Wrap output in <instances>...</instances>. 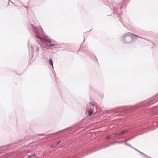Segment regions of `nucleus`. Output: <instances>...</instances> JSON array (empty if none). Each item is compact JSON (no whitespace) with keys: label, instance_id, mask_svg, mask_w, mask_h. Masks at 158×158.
<instances>
[{"label":"nucleus","instance_id":"1","mask_svg":"<svg viewBox=\"0 0 158 158\" xmlns=\"http://www.w3.org/2000/svg\"><path fill=\"white\" fill-rule=\"evenodd\" d=\"M134 36L136 37H139V38H141L140 37L136 35H135V34H133L131 33L130 32H128L125 33L123 35L124 37V38H126L128 36H129L131 37L132 38V36Z\"/></svg>","mask_w":158,"mask_h":158},{"label":"nucleus","instance_id":"2","mask_svg":"<svg viewBox=\"0 0 158 158\" xmlns=\"http://www.w3.org/2000/svg\"><path fill=\"white\" fill-rule=\"evenodd\" d=\"M49 62L50 64L52 65L53 68V62L52 61L51 59L50 58L49 60Z\"/></svg>","mask_w":158,"mask_h":158},{"label":"nucleus","instance_id":"3","mask_svg":"<svg viewBox=\"0 0 158 158\" xmlns=\"http://www.w3.org/2000/svg\"><path fill=\"white\" fill-rule=\"evenodd\" d=\"M60 143V142L59 141L58 142H57V143L56 144L55 146L54 145H52L51 146V147L52 148L55 147L56 146L58 145L59 143Z\"/></svg>","mask_w":158,"mask_h":158},{"label":"nucleus","instance_id":"4","mask_svg":"<svg viewBox=\"0 0 158 158\" xmlns=\"http://www.w3.org/2000/svg\"><path fill=\"white\" fill-rule=\"evenodd\" d=\"M47 38L45 37H42L41 40V41H44L46 42V40H47Z\"/></svg>","mask_w":158,"mask_h":158},{"label":"nucleus","instance_id":"5","mask_svg":"<svg viewBox=\"0 0 158 158\" xmlns=\"http://www.w3.org/2000/svg\"><path fill=\"white\" fill-rule=\"evenodd\" d=\"M93 111L90 110L88 111V114L89 116H91L93 114Z\"/></svg>","mask_w":158,"mask_h":158},{"label":"nucleus","instance_id":"6","mask_svg":"<svg viewBox=\"0 0 158 158\" xmlns=\"http://www.w3.org/2000/svg\"><path fill=\"white\" fill-rule=\"evenodd\" d=\"M127 132V131H122V132L119 133L118 134L119 135H121L122 134H124V133H126Z\"/></svg>","mask_w":158,"mask_h":158},{"label":"nucleus","instance_id":"7","mask_svg":"<svg viewBox=\"0 0 158 158\" xmlns=\"http://www.w3.org/2000/svg\"><path fill=\"white\" fill-rule=\"evenodd\" d=\"M46 42L48 43H51V41L50 39H47V40H46Z\"/></svg>","mask_w":158,"mask_h":158},{"label":"nucleus","instance_id":"8","mask_svg":"<svg viewBox=\"0 0 158 158\" xmlns=\"http://www.w3.org/2000/svg\"><path fill=\"white\" fill-rule=\"evenodd\" d=\"M35 155H36L35 154L31 155L30 156H29L28 157V158H30L31 157L35 156Z\"/></svg>","mask_w":158,"mask_h":158},{"label":"nucleus","instance_id":"9","mask_svg":"<svg viewBox=\"0 0 158 158\" xmlns=\"http://www.w3.org/2000/svg\"><path fill=\"white\" fill-rule=\"evenodd\" d=\"M32 26H33V27L34 28V30H35V32L36 33H38V31L36 29L35 27L33 25H32Z\"/></svg>","mask_w":158,"mask_h":158},{"label":"nucleus","instance_id":"10","mask_svg":"<svg viewBox=\"0 0 158 158\" xmlns=\"http://www.w3.org/2000/svg\"><path fill=\"white\" fill-rule=\"evenodd\" d=\"M35 36L37 38H38L39 39H40V40H41V37H40L38 35H35Z\"/></svg>","mask_w":158,"mask_h":158},{"label":"nucleus","instance_id":"11","mask_svg":"<svg viewBox=\"0 0 158 158\" xmlns=\"http://www.w3.org/2000/svg\"><path fill=\"white\" fill-rule=\"evenodd\" d=\"M55 45L54 44H50V45H49V46L50 47H51V46H55Z\"/></svg>","mask_w":158,"mask_h":158},{"label":"nucleus","instance_id":"12","mask_svg":"<svg viewBox=\"0 0 158 158\" xmlns=\"http://www.w3.org/2000/svg\"><path fill=\"white\" fill-rule=\"evenodd\" d=\"M89 103L91 104L93 106H94V105L92 102H89Z\"/></svg>","mask_w":158,"mask_h":158},{"label":"nucleus","instance_id":"13","mask_svg":"<svg viewBox=\"0 0 158 158\" xmlns=\"http://www.w3.org/2000/svg\"><path fill=\"white\" fill-rule=\"evenodd\" d=\"M110 136H108V137H107L106 138V139H108L109 138Z\"/></svg>","mask_w":158,"mask_h":158}]
</instances>
